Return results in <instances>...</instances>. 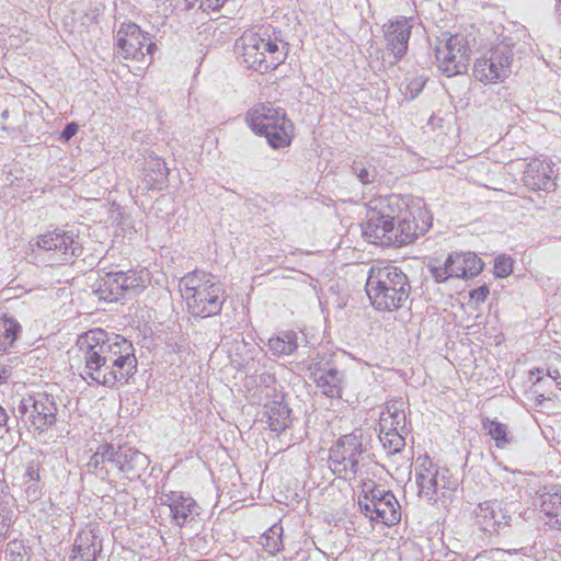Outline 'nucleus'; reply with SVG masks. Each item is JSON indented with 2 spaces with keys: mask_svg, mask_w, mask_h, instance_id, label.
<instances>
[{
  "mask_svg": "<svg viewBox=\"0 0 561 561\" xmlns=\"http://www.w3.org/2000/svg\"><path fill=\"white\" fill-rule=\"evenodd\" d=\"M77 345L84 362V379L114 387L126 383L137 370L134 346L122 335L93 329L81 334Z\"/></svg>",
  "mask_w": 561,
  "mask_h": 561,
  "instance_id": "obj_1",
  "label": "nucleus"
},
{
  "mask_svg": "<svg viewBox=\"0 0 561 561\" xmlns=\"http://www.w3.org/2000/svg\"><path fill=\"white\" fill-rule=\"evenodd\" d=\"M366 293L377 310L394 311L409 301L411 286L408 276L392 264H376L369 268Z\"/></svg>",
  "mask_w": 561,
  "mask_h": 561,
  "instance_id": "obj_2",
  "label": "nucleus"
},
{
  "mask_svg": "<svg viewBox=\"0 0 561 561\" xmlns=\"http://www.w3.org/2000/svg\"><path fill=\"white\" fill-rule=\"evenodd\" d=\"M399 197H380L369 203L367 219L362 224L363 237L370 243L382 247H397L396 227Z\"/></svg>",
  "mask_w": 561,
  "mask_h": 561,
  "instance_id": "obj_3",
  "label": "nucleus"
},
{
  "mask_svg": "<svg viewBox=\"0 0 561 561\" xmlns=\"http://www.w3.org/2000/svg\"><path fill=\"white\" fill-rule=\"evenodd\" d=\"M247 121L251 129L263 135L272 148L279 149L290 145L294 125L283 107L272 103L261 104L249 113Z\"/></svg>",
  "mask_w": 561,
  "mask_h": 561,
  "instance_id": "obj_4",
  "label": "nucleus"
},
{
  "mask_svg": "<svg viewBox=\"0 0 561 561\" xmlns=\"http://www.w3.org/2000/svg\"><path fill=\"white\" fill-rule=\"evenodd\" d=\"M18 413L28 430L43 433L56 423L57 404L54 397L36 393L20 401Z\"/></svg>",
  "mask_w": 561,
  "mask_h": 561,
  "instance_id": "obj_5",
  "label": "nucleus"
},
{
  "mask_svg": "<svg viewBox=\"0 0 561 561\" xmlns=\"http://www.w3.org/2000/svg\"><path fill=\"white\" fill-rule=\"evenodd\" d=\"M363 443L355 433L343 435L330 449V468L340 478L354 479L359 471Z\"/></svg>",
  "mask_w": 561,
  "mask_h": 561,
  "instance_id": "obj_6",
  "label": "nucleus"
},
{
  "mask_svg": "<svg viewBox=\"0 0 561 561\" xmlns=\"http://www.w3.org/2000/svg\"><path fill=\"white\" fill-rule=\"evenodd\" d=\"M434 47L438 69L447 77L466 71L471 48L467 37H436Z\"/></svg>",
  "mask_w": 561,
  "mask_h": 561,
  "instance_id": "obj_7",
  "label": "nucleus"
},
{
  "mask_svg": "<svg viewBox=\"0 0 561 561\" xmlns=\"http://www.w3.org/2000/svg\"><path fill=\"white\" fill-rule=\"evenodd\" d=\"M236 49L242 54L244 62L256 70H267L282 60L277 37L275 41L272 37H238Z\"/></svg>",
  "mask_w": 561,
  "mask_h": 561,
  "instance_id": "obj_8",
  "label": "nucleus"
},
{
  "mask_svg": "<svg viewBox=\"0 0 561 561\" xmlns=\"http://www.w3.org/2000/svg\"><path fill=\"white\" fill-rule=\"evenodd\" d=\"M483 268L482 260L472 252L451 253L443 266L428 265L431 276L436 283L448 278H470L477 276Z\"/></svg>",
  "mask_w": 561,
  "mask_h": 561,
  "instance_id": "obj_9",
  "label": "nucleus"
},
{
  "mask_svg": "<svg viewBox=\"0 0 561 561\" xmlns=\"http://www.w3.org/2000/svg\"><path fill=\"white\" fill-rule=\"evenodd\" d=\"M513 51L507 46L497 47L489 58H479L473 66L474 78L483 83L495 84L504 81L511 73Z\"/></svg>",
  "mask_w": 561,
  "mask_h": 561,
  "instance_id": "obj_10",
  "label": "nucleus"
},
{
  "mask_svg": "<svg viewBox=\"0 0 561 561\" xmlns=\"http://www.w3.org/2000/svg\"><path fill=\"white\" fill-rule=\"evenodd\" d=\"M398 242L397 247L412 243L424 234L432 225L428 211L420 206H408L403 210L397 209L396 216Z\"/></svg>",
  "mask_w": 561,
  "mask_h": 561,
  "instance_id": "obj_11",
  "label": "nucleus"
},
{
  "mask_svg": "<svg viewBox=\"0 0 561 561\" xmlns=\"http://www.w3.org/2000/svg\"><path fill=\"white\" fill-rule=\"evenodd\" d=\"M36 244L44 251L53 252L54 260L59 264H66L81 254V244L78 237L64 230L56 229L41 234Z\"/></svg>",
  "mask_w": 561,
  "mask_h": 561,
  "instance_id": "obj_12",
  "label": "nucleus"
},
{
  "mask_svg": "<svg viewBox=\"0 0 561 561\" xmlns=\"http://www.w3.org/2000/svg\"><path fill=\"white\" fill-rule=\"evenodd\" d=\"M415 471L419 495L428 501H434L439 490L450 488V481L447 477L448 471L439 470L427 456L417 465Z\"/></svg>",
  "mask_w": 561,
  "mask_h": 561,
  "instance_id": "obj_13",
  "label": "nucleus"
},
{
  "mask_svg": "<svg viewBox=\"0 0 561 561\" xmlns=\"http://www.w3.org/2000/svg\"><path fill=\"white\" fill-rule=\"evenodd\" d=\"M222 288L220 284L213 283L187 296L186 306L190 313L194 317L208 318L218 314L221 311Z\"/></svg>",
  "mask_w": 561,
  "mask_h": 561,
  "instance_id": "obj_14",
  "label": "nucleus"
},
{
  "mask_svg": "<svg viewBox=\"0 0 561 561\" xmlns=\"http://www.w3.org/2000/svg\"><path fill=\"white\" fill-rule=\"evenodd\" d=\"M108 455L111 469L124 472L130 479L139 478L149 465V459L145 454L127 445L114 446L110 444Z\"/></svg>",
  "mask_w": 561,
  "mask_h": 561,
  "instance_id": "obj_15",
  "label": "nucleus"
},
{
  "mask_svg": "<svg viewBox=\"0 0 561 561\" xmlns=\"http://www.w3.org/2000/svg\"><path fill=\"white\" fill-rule=\"evenodd\" d=\"M160 501L162 505L168 506L172 520L179 527L194 522L201 514L196 501L182 492L164 493L160 496Z\"/></svg>",
  "mask_w": 561,
  "mask_h": 561,
  "instance_id": "obj_16",
  "label": "nucleus"
},
{
  "mask_svg": "<svg viewBox=\"0 0 561 561\" xmlns=\"http://www.w3.org/2000/svg\"><path fill=\"white\" fill-rule=\"evenodd\" d=\"M311 378L321 393L329 398H341L345 383L343 370L332 367L329 364L316 365Z\"/></svg>",
  "mask_w": 561,
  "mask_h": 561,
  "instance_id": "obj_17",
  "label": "nucleus"
},
{
  "mask_svg": "<svg viewBox=\"0 0 561 561\" xmlns=\"http://www.w3.org/2000/svg\"><path fill=\"white\" fill-rule=\"evenodd\" d=\"M476 518L482 531L499 534L502 528L507 526L510 516L505 514L496 501H486L479 504Z\"/></svg>",
  "mask_w": 561,
  "mask_h": 561,
  "instance_id": "obj_18",
  "label": "nucleus"
},
{
  "mask_svg": "<svg viewBox=\"0 0 561 561\" xmlns=\"http://www.w3.org/2000/svg\"><path fill=\"white\" fill-rule=\"evenodd\" d=\"M552 168L549 163L540 160H531L524 171L523 181L527 187L533 191H552L554 182L552 179Z\"/></svg>",
  "mask_w": 561,
  "mask_h": 561,
  "instance_id": "obj_19",
  "label": "nucleus"
},
{
  "mask_svg": "<svg viewBox=\"0 0 561 561\" xmlns=\"http://www.w3.org/2000/svg\"><path fill=\"white\" fill-rule=\"evenodd\" d=\"M149 37H118L116 47L117 53L124 58H134L144 60L146 55H150L152 59L153 49L156 45L148 43Z\"/></svg>",
  "mask_w": 561,
  "mask_h": 561,
  "instance_id": "obj_20",
  "label": "nucleus"
},
{
  "mask_svg": "<svg viewBox=\"0 0 561 561\" xmlns=\"http://www.w3.org/2000/svg\"><path fill=\"white\" fill-rule=\"evenodd\" d=\"M373 513L375 515H369L371 520L381 522L387 526L396 525L401 519V508L392 492H387L386 497L377 505L373 504Z\"/></svg>",
  "mask_w": 561,
  "mask_h": 561,
  "instance_id": "obj_21",
  "label": "nucleus"
},
{
  "mask_svg": "<svg viewBox=\"0 0 561 561\" xmlns=\"http://www.w3.org/2000/svg\"><path fill=\"white\" fill-rule=\"evenodd\" d=\"M291 410L283 401H273L265 405L268 426L273 432L282 433L291 424Z\"/></svg>",
  "mask_w": 561,
  "mask_h": 561,
  "instance_id": "obj_22",
  "label": "nucleus"
},
{
  "mask_svg": "<svg viewBox=\"0 0 561 561\" xmlns=\"http://www.w3.org/2000/svg\"><path fill=\"white\" fill-rule=\"evenodd\" d=\"M268 352L274 356H288L298 348V334L288 330L279 332L267 341Z\"/></svg>",
  "mask_w": 561,
  "mask_h": 561,
  "instance_id": "obj_23",
  "label": "nucleus"
},
{
  "mask_svg": "<svg viewBox=\"0 0 561 561\" xmlns=\"http://www.w3.org/2000/svg\"><path fill=\"white\" fill-rule=\"evenodd\" d=\"M118 271L108 272L101 279L99 287L94 290V294L99 299L105 301H117L124 297L123 286L124 282H121Z\"/></svg>",
  "mask_w": 561,
  "mask_h": 561,
  "instance_id": "obj_24",
  "label": "nucleus"
},
{
  "mask_svg": "<svg viewBox=\"0 0 561 561\" xmlns=\"http://www.w3.org/2000/svg\"><path fill=\"white\" fill-rule=\"evenodd\" d=\"M540 512L548 518L547 525L561 530V490L541 496Z\"/></svg>",
  "mask_w": 561,
  "mask_h": 561,
  "instance_id": "obj_25",
  "label": "nucleus"
},
{
  "mask_svg": "<svg viewBox=\"0 0 561 561\" xmlns=\"http://www.w3.org/2000/svg\"><path fill=\"white\" fill-rule=\"evenodd\" d=\"M75 551L83 561H96V556L102 551V545L92 531H82L75 541Z\"/></svg>",
  "mask_w": 561,
  "mask_h": 561,
  "instance_id": "obj_26",
  "label": "nucleus"
},
{
  "mask_svg": "<svg viewBox=\"0 0 561 561\" xmlns=\"http://www.w3.org/2000/svg\"><path fill=\"white\" fill-rule=\"evenodd\" d=\"M215 283L214 277L203 271H194L180 280V291L184 299L194 291L206 288L207 285Z\"/></svg>",
  "mask_w": 561,
  "mask_h": 561,
  "instance_id": "obj_27",
  "label": "nucleus"
},
{
  "mask_svg": "<svg viewBox=\"0 0 561 561\" xmlns=\"http://www.w3.org/2000/svg\"><path fill=\"white\" fill-rule=\"evenodd\" d=\"M148 168L156 176L151 174L146 175L145 181L147 188L162 190L169 175V169L167 168L164 160L159 157H151L148 161Z\"/></svg>",
  "mask_w": 561,
  "mask_h": 561,
  "instance_id": "obj_28",
  "label": "nucleus"
},
{
  "mask_svg": "<svg viewBox=\"0 0 561 561\" xmlns=\"http://www.w3.org/2000/svg\"><path fill=\"white\" fill-rule=\"evenodd\" d=\"M20 332L21 325L14 318L4 314L0 319V353L13 346Z\"/></svg>",
  "mask_w": 561,
  "mask_h": 561,
  "instance_id": "obj_29",
  "label": "nucleus"
},
{
  "mask_svg": "<svg viewBox=\"0 0 561 561\" xmlns=\"http://www.w3.org/2000/svg\"><path fill=\"white\" fill-rule=\"evenodd\" d=\"M380 428L381 432L389 431H401L405 426V413L402 409L398 408L396 403L388 404L381 412L380 416Z\"/></svg>",
  "mask_w": 561,
  "mask_h": 561,
  "instance_id": "obj_30",
  "label": "nucleus"
},
{
  "mask_svg": "<svg viewBox=\"0 0 561 561\" xmlns=\"http://www.w3.org/2000/svg\"><path fill=\"white\" fill-rule=\"evenodd\" d=\"M385 49L381 50V59L393 65L401 58L408 49L409 37H383Z\"/></svg>",
  "mask_w": 561,
  "mask_h": 561,
  "instance_id": "obj_31",
  "label": "nucleus"
},
{
  "mask_svg": "<svg viewBox=\"0 0 561 561\" xmlns=\"http://www.w3.org/2000/svg\"><path fill=\"white\" fill-rule=\"evenodd\" d=\"M110 444H105L99 447V449L91 457L88 467L93 469L94 474L99 476L102 479L108 474L112 470L110 462Z\"/></svg>",
  "mask_w": 561,
  "mask_h": 561,
  "instance_id": "obj_32",
  "label": "nucleus"
},
{
  "mask_svg": "<svg viewBox=\"0 0 561 561\" xmlns=\"http://www.w3.org/2000/svg\"><path fill=\"white\" fill-rule=\"evenodd\" d=\"M282 537H283V527L280 524L276 523V524L272 525L263 534V536L261 537V545L271 554H276L284 547Z\"/></svg>",
  "mask_w": 561,
  "mask_h": 561,
  "instance_id": "obj_33",
  "label": "nucleus"
},
{
  "mask_svg": "<svg viewBox=\"0 0 561 561\" xmlns=\"http://www.w3.org/2000/svg\"><path fill=\"white\" fill-rule=\"evenodd\" d=\"M482 428L495 440V445L500 448L505 447L511 442L507 426L497 421L485 419L482 421Z\"/></svg>",
  "mask_w": 561,
  "mask_h": 561,
  "instance_id": "obj_34",
  "label": "nucleus"
},
{
  "mask_svg": "<svg viewBox=\"0 0 561 561\" xmlns=\"http://www.w3.org/2000/svg\"><path fill=\"white\" fill-rule=\"evenodd\" d=\"M379 440L382 447L387 450L388 455H396L400 453L405 446V439L400 434V431H380Z\"/></svg>",
  "mask_w": 561,
  "mask_h": 561,
  "instance_id": "obj_35",
  "label": "nucleus"
},
{
  "mask_svg": "<svg viewBox=\"0 0 561 561\" xmlns=\"http://www.w3.org/2000/svg\"><path fill=\"white\" fill-rule=\"evenodd\" d=\"M385 26V35H411L413 30L416 34L420 33V25L415 26L413 18L401 16Z\"/></svg>",
  "mask_w": 561,
  "mask_h": 561,
  "instance_id": "obj_36",
  "label": "nucleus"
},
{
  "mask_svg": "<svg viewBox=\"0 0 561 561\" xmlns=\"http://www.w3.org/2000/svg\"><path fill=\"white\" fill-rule=\"evenodd\" d=\"M118 273L119 276L117 277L121 278V282H124V296L128 291H136L146 287L145 279L137 272L130 270L128 272L118 271Z\"/></svg>",
  "mask_w": 561,
  "mask_h": 561,
  "instance_id": "obj_37",
  "label": "nucleus"
},
{
  "mask_svg": "<svg viewBox=\"0 0 561 561\" xmlns=\"http://www.w3.org/2000/svg\"><path fill=\"white\" fill-rule=\"evenodd\" d=\"M352 171L363 184L373 183L377 176L376 169L374 167L364 165L362 161H354Z\"/></svg>",
  "mask_w": 561,
  "mask_h": 561,
  "instance_id": "obj_38",
  "label": "nucleus"
},
{
  "mask_svg": "<svg viewBox=\"0 0 561 561\" xmlns=\"http://www.w3.org/2000/svg\"><path fill=\"white\" fill-rule=\"evenodd\" d=\"M513 271V260L510 256L500 255L494 261V274L496 277L503 278L508 276Z\"/></svg>",
  "mask_w": 561,
  "mask_h": 561,
  "instance_id": "obj_39",
  "label": "nucleus"
},
{
  "mask_svg": "<svg viewBox=\"0 0 561 561\" xmlns=\"http://www.w3.org/2000/svg\"><path fill=\"white\" fill-rule=\"evenodd\" d=\"M489 294V287L486 285H482L470 291V298L477 304H482L485 301Z\"/></svg>",
  "mask_w": 561,
  "mask_h": 561,
  "instance_id": "obj_40",
  "label": "nucleus"
},
{
  "mask_svg": "<svg viewBox=\"0 0 561 561\" xmlns=\"http://www.w3.org/2000/svg\"><path fill=\"white\" fill-rule=\"evenodd\" d=\"M233 23L234 21L232 19H224L222 21L216 23L213 32L218 33V35H225L227 32L232 31Z\"/></svg>",
  "mask_w": 561,
  "mask_h": 561,
  "instance_id": "obj_41",
  "label": "nucleus"
},
{
  "mask_svg": "<svg viewBox=\"0 0 561 561\" xmlns=\"http://www.w3.org/2000/svg\"><path fill=\"white\" fill-rule=\"evenodd\" d=\"M388 491L380 490V489H374L370 491V494H365L364 500L370 501L373 504L380 503L381 499L386 497Z\"/></svg>",
  "mask_w": 561,
  "mask_h": 561,
  "instance_id": "obj_42",
  "label": "nucleus"
},
{
  "mask_svg": "<svg viewBox=\"0 0 561 561\" xmlns=\"http://www.w3.org/2000/svg\"><path fill=\"white\" fill-rule=\"evenodd\" d=\"M139 34H140V28L138 25H136L134 23L122 24L117 32V35H139Z\"/></svg>",
  "mask_w": 561,
  "mask_h": 561,
  "instance_id": "obj_43",
  "label": "nucleus"
},
{
  "mask_svg": "<svg viewBox=\"0 0 561 561\" xmlns=\"http://www.w3.org/2000/svg\"><path fill=\"white\" fill-rule=\"evenodd\" d=\"M78 125L76 123H69L66 125V127L64 128L62 133H61V137L65 139V140H69L70 138H72L77 133H78Z\"/></svg>",
  "mask_w": 561,
  "mask_h": 561,
  "instance_id": "obj_44",
  "label": "nucleus"
},
{
  "mask_svg": "<svg viewBox=\"0 0 561 561\" xmlns=\"http://www.w3.org/2000/svg\"><path fill=\"white\" fill-rule=\"evenodd\" d=\"M205 0H185V7L187 9H194V8H198L203 11H207V7L206 4L204 3Z\"/></svg>",
  "mask_w": 561,
  "mask_h": 561,
  "instance_id": "obj_45",
  "label": "nucleus"
},
{
  "mask_svg": "<svg viewBox=\"0 0 561 561\" xmlns=\"http://www.w3.org/2000/svg\"><path fill=\"white\" fill-rule=\"evenodd\" d=\"M25 476L30 478V480H38L39 479V472H38V468L31 463L27 466L26 468V471H25Z\"/></svg>",
  "mask_w": 561,
  "mask_h": 561,
  "instance_id": "obj_46",
  "label": "nucleus"
},
{
  "mask_svg": "<svg viewBox=\"0 0 561 561\" xmlns=\"http://www.w3.org/2000/svg\"><path fill=\"white\" fill-rule=\"evenodd\" d=\"M226 1L227 0H205L204 3L206 4L207 10H217L221 8Z\"/></svg>",
  "mask_w": 561,
  "mask_h": 561,
  "instance_id": "obj_47",
  "label": "nucleus"
},
{
  "mask_svg": "<svg viewBox=\"0 0 561 561\" xmlns=\"http://www.w3.org/2000/svg\"><path fill=\"white\" fill-rule=\"evenodd\" d=\"M359 506L366 514L369 513L370 515H375V513H373V503L370 501L359 500Z\"/></svg>",
  "mask_w": 561,
  "mask_h": 561,
  "instance_id": "obj_48",
  "label": "nucleus"
},
{
  "mask_svg": "<svg viewBox=\"0 0 561 561\" xmlns=\"http://www.w3.org/2000/svg\"><path fill=\"white\" fill-rule=\"evenodd\" d=\"M9 529V524L5 522V519L0 516V541L5 537V534Z\"/></svg>",
  "mask_w": 561,
  "mask_h": 561,
  "instance_id": "obj_49",
  "label": "nucleus"
},
{
  "mask_svg": "<svg viewBox=\"0 0 561 561\" xmlns=\"http://www.w3.org/2000/svg\"><path fill=\"white\" fill-rule=\"evenodd\" d=\"M8 419L9 417L5 410L2 407H0V427L7 424Z\"/></svg>",
  "mask_w": 561,
  "mask_h": 561,
  "instance_id": "obj_50",
  "label": "nucleus"
},
{
  "mask_svg": "<svg viewBox=\"0 0 561 561\" xmlns=\"http://www.w3.org/2000/svg\"><path fill=\"white\" fill-rule=\"evenodd\" d=\"M549 376L553 379V380H557L558 378H560V373L554 369L552 371H549Z\"/></svg>",
  "mask_w": 561,
  "mask_h": 561,
  "instance_id": "obj_51",
  "label": "nucleus"
},
{
  "mask_svg": "<svg viewBox=\"0 0 561 561\" xmlns=\"http://www.w3.org/2000/svg\"><path fill=\"white\" fill-rule=\"evenodd\" d=\"M424 83H425L424 81H422V82H415V84H416V85H414V88H413V89L415 90V92H416V93H419V92L422 90V88H423Z\"/></svg>",
  "mask_w": 561,
  "mask_h": 561,
  "instance_id": "obj_52",
  "label": "nucleus"
},
{
  "mask_svg": "<svg viewBox=\"0 0 561 561\" xmlns=\"http://www.w3.org/2000/svg\"><path fill=\"white\" fill-rule=\"evenodd\" d=\"M558 11H559V12H560V14H561V0H559Z\"/></svg>",
  "mask_w": 561,
  "mask_h": 561,
  "instance_id": "obj_53",
  "label": "nucleus"
},
{
  "mask_svg": "<svg viewBox=\"0 0 561 561\" xmlns=\"http://www.w3.org/2000/svg\"><path fill=\"white\" fill-rule=\"evenodd\" d=\"M5 377H3L1 374H0V383L3 381Z\"/></svg>",
  "mask_w": 561,
  "mask_h": 561,
  "instance_id": "obj_54",
  "label": "nucleus"
}]
</instances>
